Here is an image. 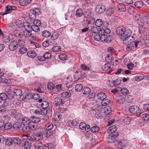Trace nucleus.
I'll return each instance as SVG.
<instances>
[{
	"label": "nucleus",
	"instance_id": "18",
	"mask_svg": "<svg viewBox=\"0 0 149 149\" xmlns=\"http://www.w3.org/2000/svg\"><path fill=\"white\" fill-rule=\"evenodd\" d=\"M117 8L118 10L120 12H124L126 9V6L123 3L119 4L117 5Z\"/></svg>",
	"mask_w": 149,
	"mask_h": 149
},
{
	"label": "nucleus",
	"instance_id": "53",
	"mask_svg": "<svg viewBox=\"0 0 149 149\" xmlns=\"http://www.w3.org/2000/svg\"><path fill=\"white\" fill-rule=\"evenodd\" d=\"M15 24L17 26L21 28L23 26V23H22V21L20 20H16Z\"/></svg>",
	"mask_w": 149,
	"mask_h": 149
},
{
	"label": "nucleus",
	"instance_id": "14",
	"mask_svg": "<svg viewBox=\"0 0 149 149\" xmlns=\"http://www.w3.org/2000/svg\"><path fill=\"white\" fill-rule=\"evenodd\" d=\"M28 126L30 131L31 130H36L38 128V125L37 124L33 123L31 121L28 124Z\"/></svg>",
	"mask_w": 149,
	"mask_h": 149
},
{
	"label": "nucleus",
	"instance_id": "60",
	"mask_svg": "<svg viewBox=\"0 0 149 149\" xmlns=\"http://www.w3.org/2000/svg\"><path fill=\"white\" fill-rule=\"evenodd\" d=\"M59 58L61 60H66L67 59V57L65 54H60L59 55Z\"/></svg>",
	"mask_w": 149,
	"mask_h": 149
},
{
	"label": "nucleus",
	"instance_id": "10",
	"mask_svg": "<svg viewBox=\"0 0 149 149\" xmlns=\"http://www.w3.org/2000/svg\"><path fill=\"white\" fill-rule=\"evenodd\" d=\"M18 43L17 41L14 40L11 41L9 45V49L11 51H14L17 48Z\"/></svg>",
	"mask_w": 149,
	"mask_h": 149
},
{
	"label": "nucleus",
	"instance_id": "39",
	"mask_svg": "<svg viewBox=\"0 0 149 149\" xmlns=\"http://www.w3.org/2000/svg\"><path fill=\"white\" fill-rule=\"evenodd\" d=\"M42 34L43 36L45 37H48L51 35L50 32L47 30H45L42 31Z\"/></svg>",
	"mask_w": 149,
	"mask_h": 149
},
{
	"label": "nucleus",
	"instance_id": "20",
	"mask_svg": "<svg viewBox=\"0 0 149 149\" xmlns=\"http://www.w3.org/2000/svg\"><path fill=\"white\" fill-rule=\"evenodd\" d=\"M14 34L17 37L22 38L23 36L22 33L17 30H15L13 31Z\"/></svg>",
	"mask_w": 149,
	"mask_h": 149
},
{
	"label": "nucleus",
	"instance_id": "13",
	"mask_svg": "<svg viewBox=\"0 0 149 149\" xmlns=\"http://www.w3.org/2000/svg\"><path fill=\"white\" fill-rule=\"evenodd\" d=\"M71 92L72 91L71 90L63 92L61 94V96L63 97H69L71 95Z\"/></svg>",
	"mask_w": 149,
	"mask_h": 149
},
{
	"label": "nucleus",
	"instance_id": "46",
	"mask_svg": "<svg viewBox=\"0 0 149 149\" xmlns=\"http://www.w3.org/2000/svg\"><path fill=\"white\" fill-rule=\"evenodd\" d=\"M83 86L81 84H77L75 87V90L77 92L80 91L82 89Z\"/></svg>",
	"mask_w": 149,
	"mask_h": 149
},
{
	"label": "nucleus",
	"instance_id": "55",
	"mask_svg": "<svg viewBox=\"0 0 149 149\" xmlns=\"http://www.w3.org/2000/svg\"><path fill=\"white\" fill-rule=\"evenodd\" d=\"M105 61L107 63V64H111L112 58H109V55L108 54L106 55L105 58Z\"/></svg>",
	"mask_w": 149,
	"mask_h": 149
},
{
	"label": "nucleus",
	"instance_id": "9",
	"mask_svg": "<svg viewBox=\"0 0 149 149\" xmlns=\"http://www.w3.org/2000/svg\"><path fill=\"white\" fill-rule=\"evenodd\" d=\"M64 103L62 100L58 97H56L53 100V104L55 106H59L63 105Z\"/></svg>",
	"mask_w": 149,
	"mask_h": 149
},
{
	"label": "nucleus",
	"instance_id": "30",
	"mask_svg": "<svg viewBox=\"0 0 149 149\" xmlns=\"http://www.w3.org/2000/svg\"><path fill=\"white\" fill-rule=\"evenodd\" d=\"M27 54L29 57L32 58H34L36 56V53L33 51H30L28 52L27 53Z\"/></svg>",
	"mask_w": 149,
	"mask_h": 149
},
{
	"label": "nucleus",
	"instance_id": "59",
	"mask_svg": "<svg viewBox=\"0 0 149 149\" xmlns=\"http://www.w3.org/2000/svg\"><path fill=\"white\" fill-rule=\"evenodd\" d=\"M131 121V119L128 117L125 118L123 120V122L126 124H129Z\"/></svg>",
	"mask_w": 149,
	"mask_h": 149
},
{
	"label": "nucleus",
	"instance_id": "3",
	"mask_svg": "<svg viewBox=\"0 0 149 149\" xmlns=\"http://www.w3.org/2000/svg\"><path fill=\"white\" fill-rule=\"evenodd\" d=\"M131 31L129 29H126L125 27L123 26H120L118 27L116 29V33L119 36H121V38L124 36H125L127 31Z\"/></svg>",
	"mask_w": 149,
	"mask_h": 149
},
{
	"label": "nucleus",
	"instance_id": "32",
	"mask_svg": "<svg viewBox=\"0 0 149 149\" xmlns=\"http://www.w3.org/2000/svg\"><path fill=\"white\" fill-rule=\"evenodd\" d=\"M117 130V128L116 126L113 125L109 127L108 131H110L111 133H113V132H115Z\"/></svg>",
	"mask_w": 149,
	"mask_h": 149
},
{
	"label": "nucleus",
	"instance_id": "34",
	"mask_svg": "<svg viewBox=\"0 0 149 149\" xmlns=\"http://www.w3.org/2000/svg\"><path fill=\"white\" fill-rule=\"evenodd\" d=\"M13 139L10 137L8 138L6 140L5 144L8 146H11L13 144Z\"/></svg>",
	"mask_w": 149,
	"mask_h": 149
},
{
	"label": "nucleus",
	"instance_id": "8",
	"mask_svg": "<svg viewBox=\"0 0 149 149\" xmlns=\"http://www.w3.org/2000/svg\"><path fill=\"white\" fill-rule=\"evenodd\" d=\"M106 10V8L102 4H100L96 6L95 11L97 13L100 14L104 13Z\"/></svg>",
	"mask_w": 149,
	"mask_h": 149
},
{
	"label": "nucleus",
	"instance_id": "28",
	"mask_svg": "<svg viewBox=\"0 0 149 149\" xmlns=\"http://www.w3.org/2000/svg\"><path fill=\"white\" fill-rule=\"evenodd\" d=\"M13 143L17 145H20L21 144V140L18 137H15L13 139Z\"/></svg>",
	"mask_w": 149,
	"mask_h": 149
},
{
	"label": "nucleus",
	"instance_id": "63",
	"mask_svg": "<svg viewBox=\"0 0 149 149\" xmlns=\"http://www.w3.org/2000/svg\"><path fill=\"white\" fill-rule=\"evenodd\" d=\"M142 117L145 121L149 120V115L147 114H143L142 115Z\"/></svg>",
	"mask_w": 149,
	"mask_h": 149
},
{
	"label": "nucleus",
	"instance_id": "61",
	"mask_svg": "<svg viewBox=\"0 0 149 149\" xmlns=\"http://www.w3.org/2000/svg\"><path fill=\"white\" fill-rule=\"evenodd\" d=\"M32 31H24V35L26 37H30L32 36V33H31Z\"/></svg>",
	"mask_w": 149,
	"mask_h": 149
},
{
	"label": "nucleus",
	"instance_id": "33",
	"mask_svg": "<svg viewBox=\"0 0 149 149\" xmlns=\"http://www.w3.org/2000/svg\"><path fill=\"white\" fill-rule=\"evenodd\" d=\"M104 113L106 114H109L111 112L112 110L111 107L109 106L104 107Z\"/></svg>",
	"mask_w": 149,
	"mask_h": 149
},
{
	"label": "nucleus",
	"instance_id": "49",
	"mask_svg": "<svg viewBox=\"0 0 149 149\" xmlns=\"http://www.w3.org/2000/svg\"><path fill=\"white\" fill-rule=\"evenodd\" d=\"M40 120V118H39L35 117H33L31 120L32 122L36 124L39 123Z\"/></svg>",
	"mask_w": 149,
	"mask_h": 149
},
{
	"label": "nucleus",
	"instance_id": "51",
	"mask_svg": "<svg viewBox=\"0 0 149 149\" xmlns=\"http://www.w3.org/2000/svg\"><path fill=\"white\" fill-rule=\"evenodd\" d=\"M29 123V119L27 118H24L22 119V123L24 125H28Z\"/></svg>",
	"mask_w": 149,
	"mask_h": 149
},
{
	"label": "nucleus",
	"instance_id": "41",
	"mask_svg": "<svg viewBox=\"0 0 149 149\" xmlns=\"http://www.w3.org/2000/svg\"><path fill=\"white\" fill-rule=\"evenodd\" d=\"M13 93L14 95L19 96L22 94V91L20 89H16L14 90Z\"/></svg>",
	"mask_w": 149,
	"mask_h": 149
},
{
	"label": "nucleus",
	"instance_id": "36",
	"mask_svg": "<svg viewBox=\"0 0 149 149\" xmlns=\"http://www.w3.org/2000/svg\"><path fill=\"white\" fill-rule=\"evenodd\" d=\"M103 24L102 20L100 19H98L95 22V25L96 26L99 27L101 26Z\"/></svg>",
	"mask_w": 149,
	"mask_h": 149
},
{
	"label": "nucleus",
	"instance_id": "29",
	"mask_svg": "<svg viewBox=\"0 0 149 149\" xmlns=\"http://www.w3.org/2000/svg\"><path fill=\"white\" fill-rule=\"evenodd\" d=\"M68 124L71 126H76L78 123L76 120H70L68 122Z\"/></svg>",
	"mask_w": 149,
	"mask_h": 149
},
{
	"label": "nucleus",
	"instance_id": "56",
	"mask_svg": "<svg viewBox=\"0 0 149 149\" xmlns=\"http://www.w3.org/2000/svg\"><path fill=\"white\" fill-rule=\"evenodd\" d=\"M27 51V49L24 47H21L19 50V52L22 54H23L26 53Z\"/></svg>",
	"mask_w": 149,
	"mask_h": 149
},
{
	"label": "nucleus",
	"instance_id": "44",
	"mask_svg": "<svg viewBox=\"0 0 149 149\" xmlns=\"http://www.w3.org/2000/svg\"><path fill=\"white\" fill-rule=\"evenodd\" d=\"M8 96L6 93H1L0 94V99L2 100H6Z\"/></svg>",
	"mask_w": 149,
	"mask_h": 149
},
{
	"label": "nucleus",
	"instance_id": "48",
	"mask_svg": "<svg viewBox=\"0 0 149 149\" xmlns=\"http://www.w3.org/2000/svg\"><path fill=\"white\" fill-rule=\"evenodd\" d=\"M99 27H97L96 26H93L92 27L91 30L93 33H96L99 32Z\"/></svg>",
	"mask_w": 149,
	"mask_h": 149
},
{
	"label": "nucleus",
	"instance_id": "58",
	"mask_svg": "<svg viewBox=\"0 0 149 149\" xmlns=\"http://www.w3.org/2000/svg\"><path fill=\"white\" fill-rule=\"evenodd\" d=\"M120 79L118 78L113 81L112 83L113 85L116 86L119 84L120 83Z\"/></svg>",
	"mask_w": 149,
	"mask_h": 149
},
{
	"label": "nucleus",
	"instance_id": "27",
	"mask_svg": "<svg viewBox=\"0 0 149 149\" xmlns=\"http://www.w3.org/2000/svg\"><path fill=\"white\" fill-rule=\"evenodd\" d=\"M125 100L128 103H130L132 102L133 97L131 95H128L125 97Z\"/></svg>",
	"mask_w": 149,
	"mask_h": 149
},
{
	"label": "nucleus",
	"instance_id": "35",
	"mask_svg": "<svg viewBox=\"0 0 149 149\" xmlns=\"http://www.w3.org/2000/svg\"><path fill=\"white\" fill-rule=\"evenodd\" d=\"M52 44V41L51 40H46L42 44V45L45 47H47Z\"/></svg>",
	"mask_w": 149,
	"mask_h": 149
},
{
	"label": "nucleus",
	"instance_id": "38",
	"mask_svg": "<svg viewBox=\"0 0 149 149\" xmlns=\"http://www.w3.org/2000/svg\"><path fill=\"white\" fill-rule=\"evenodd\" d=\"M61 115L59 112L55 113L54 116V118L55 120L58 121L61 118Z\"/></svg>",
	"mask_w": 149,
	"mask_h": 149
},
{
	"label": "nucleus",
	"instance_id": "31",
	"mask_svg": "<svg viewBox=\"0 0 149 149\" xmlns=\"http://www.w3.org/2000/svg\"><path fill=\"white\" fill-rule=\"evenodd\" d=\"M43 100L44 99L43 98ZM41 104V106L42 108L47 109L49 107V103L47 101H46L44 100H43L42 99V102Z\"/></svg>",
	"mask_w": 149,
	"mask_h": 149
},
{
	"label": "nucleus",
	"instance_id": "40",
	"mask_svg": "<svg viewBox=\"0 0 149 149\" xmlns=\"http://www.w3.org/2000/svg\"><path fill=\"white\" fill-rule=\"evenodd\" d=\"M110 102V100L106 98L102 100L101 103L102 105L103 106H105L107 105H108Z\"/></svg>",
	"mask_w": 149,
	"mask_h": 149
},
{
	"label": "nucleus",
	"instance_id": "25",
	"mask_svg": "<svg viewBox=\"0 0 149 149\" xmlns=\"http://www.w3.org/2000/svg\"><path fill=\"white\" fill-rule=\"evenodd\" d=\"M143 2L141 1H138L134 3V6L138 8H141L143 5Z\"/></svg>",
	"mask_w": 149,
	"mask_h": 149
},
{
	"label": "nucleus",
	"instance_id": "22",
	"mask_svg": "<svg viewBox=\"0 0 149 149\" xmlns=\"http://www.w3.org/2000/svg\"><path fill=\"white\" fill-rule=\"evenodd\" d=\"M31 142H29V141H26L24 143V147L26 149H30L31 147Z\"/></svg>",
	"mask_w": 149,
	"mask_h": 149
},
{
	"label": "nucleus",
	"instance_id": "64",
	"mask_svg": "<svg viewBox=\"0 0 149 149\" xmlns=\"http://www.w3.org/2000/svg\"><path fill=\"white\" fill-rule=\"evenodd\" d=\"M36 90L39 92H42L44 90V88L42 85H40L38 87Z\"/></svg>",
	"mask_w": 149,
	"mask_h": 149
},
{
	"label": "nucleus",
	"instance_id": "6",
	"mask_svg": "<svg viewBox=\"0 0 149 149\" xmlns=\"http://www.w3.org/2000/svg\"><path fill=\"white\" fill-rule=\"evenodd\" d=\"M100 37L101 40L103 42H111L112 39L111 36L109 35H106L104 33L101 34Z\"/></svg>",
	"mask_w": 149,
	"mask_h": 149
},
{
	"label": "nucleus",
	"instance_id": "1",
	"mask_svg": "<svg viewBox=\"0 0 149 149\" xmlns=\"http://www.w3.org/2000/svg\"><path fill=\"white\" fill-rule=\"evenodd\" d=\"M127 33V34L125 36L121 38V39L123 40V44L126 46L132 44L134 39L131 31H128Z\"/></svg>",
	"mask_w": 149,
	"mask_h": 149
},
{
	"label": "nucleus",
	"instance_id": "15",
	"mask_svg": "<svg viewBox=\"0 0 149 149\" xmlns=\"http://www.w3.org/2000/svg\"><path fill=\"white\" fill-rule=\"evenodd\" d=\"M33 99L35 100H38V102L39 103H41L42 102V99L40 98V95L37 93H34L32 95Z\"/></svg>",
	"mask_w": 149,
	"mask_h": 149
},
{
	"label": "nucleus",
	"instance_id": "17",
	"mask_svg": "<svg viewBox=\"0 0 149 149\" xmlns=\"http://www.w3.org/2000/svg\"><path fill=\"white\" fill-rule=\"evenodd\" d=\"M31 1L32 0H19V3L21 6H24L30 4Z\"/></svg>",
	"mask_w": 149,
	"mask_h": 149
},
{
	"label": "nucleus",
	"instance_id": "21",
	"mask_svg": "<svg viewBox=\"0 0 149 149\" xmlns=\"http://www.w3.org/2000/svg\"><path fill=\"white\" fill-rule=\"evenodd\" d=\"M83 93L85 95H88L91 92V89L88 87H85L82 89Z\"/></svg>",
	"mask_w": 149,
	"mask_h": 149
},
{
	"label": "nucleus",
	"instance_id": "50",
	"mask_svg": "<svg viewBox=\"0 0 149 149\" xmlns=\"http://www.w3.org/2000/svg\"><path fill=\"white\" fill-rule=\"evenodd\" d=\"M127 143V142L126 140H122L118 142V144L123 147L125 146Z\"/></svg>",
	"mask_w": 149,
	"mask_h": 149
},
{
	"label": "nucleus",
	"instance_id": "19",
	"mask_svg": "<svg viewBox=\"0 0 149 149\" xmlns=\"http://www.w3.org/2000/svg\"><path fill=\"white\" fill-rule=\"evenodd\" d=\"M125 101V97L122 95H120L117 97V102L121 104H123Z\"/></svg>",
	"mask_w": 149,
	"mask_h": 149
},
{
	"label": "nucleus",
	"instance_id": "23",
	"mask_svg": "<svg viewBox=\"0 0 149 149\" xmlns=\"http://www.w3.org/2000/svg\"><path fill=\"white\" fill-rule=\"evenodd\" d=\"M116 139L112 135H109L107 138V141L108 142L112 143L116 141Z\"/></svg>",
	"mask_w": 149,
	"mask_h": 149
},
{
	"label": "nucleus",
	"instance_id": "43",
	"mask_svg": "<svg viewBox=\"0 0 149 149\" xmlns=\"http://www.w3.org/2000/svg\"><path fill=\"white\" fill-rule=\"evenodd\" d=\"M144 78V75L142 74L137 75L135 77L136 81H139L143 80Z\"/></svg>",
	"mask_w": 149,
	"mask_h": 149
},
{
	"label": "nucleus",
	"instance_id": "57",
	"mask_svg": "<svg viewBox=\"0 0 149 149\" xmlns=\"http://www.w3.org/2000/svg\"><path fill=\"white\" fill-rule=\"evenodd\" d=\"M121 92L122 93L125 95H127L129 93V91L128 89L125 88H124L121 90Z\"/></svg>",
	"mask_w": 149,
	"mask_h": 149
},
{
	"label": "nucleus",
	"instance_id": "11",
	"mask_svg": "<svg viewBox=\"0 0 149 149\" xmlns=\"http://www.w3.org/2000/svg\"><path fill=\"white\" fill-rule=\"evenodd\" d=\"M33 138L35 141H41L43 139L42 134L40 132H36L33 135Z\"/></svg>",
	"mask_w": 149,
	"mask_h": 149
},
{
	"label": "nucleus",
	"instance_id": "45",
	"mask_svg": "<svg viewBox=\"0 0 149 149\" xmlns=\"http://www.w3.org/2000/svg\"><path fill=\"white\" fill-rule=\"evenodd\" d=\"M47 87L50 90H54L55 89V85L52 83L49 82L47 84Z\"/></svg>",
	"mask_w": 149,
	"mask_h": 149
},
{
	"label": "nucleus",
	"instance_id": "2",
	"mask_svg": "<svg viewBox=\"0 0 149 149\" xmlns=\"http://www.w3.org/2000/svg\"><path fill=\"white\" fill-rule=\"evenodd\" d=\"M40 14V11L38 8L31 9L29 14L30 18L32 20H34L37 16H38Z\"/></svg>",
	"mask_w": 149,
	"mask_h": 149
},
{
	"label": "nucleus",
	"instance_id": "62",
	"mask_svg": "<svg viewBox=\"0 0 149 149\" xmlns=\"http://www.w3.org/2000/svg\"><path fill=\"white\" fill-rule=\"evenodd\" d=\"M11 127L12 125L10 123H7L4 125V128L6 130H10Z\"/></svg>",
	"mask_w": 149,
	"mask_h": 149
},
{
	"label": "nucleus",
	"instance_id": "52",
	"mask_svg": "<svg viewBox=\"0 0 149 149\" xmlns=\"http://www.w3.org/2000/svg\"><path fill=\"white\" fill-rule=\"evenodd\" d=\"M32 30L36 32H38L40 31V29L38 26L33 25L31 26V31Z\"/></svg>",
	"mask_w": 149,
	"mask_h": 149
},
{
	"label": "nucleus",
	"instance_id": "54",
	"mask_svg": "<svg viewBox=\"0 0 149 149\" xmlns=\"http://www.w3.org/2000/svg\"><path fill=\"white\" fill-rule=\"evenodd\" d=\"M99 128L97 126H95L92 127L91 128V131L92 132H96L99 131Z\"/></svg>",
	"mask_w": 149,
	"mask_h": 149
},
{
	"label": "nucleus",
	"instance_id": "7",
	"mask_svg": "<svg viewBox=\"0 0 149 149\" xmlns=\"http://www.w3.org/2000/svg\"><path fill=\"white\" fill-rule=\"evenodd\" d=\"M17 8L15 6L8 5L6 6L5 12L3 13H1V15H3L11 13L12 10H15Z\"/></svg>",
	"mask_w": 149,
	"mask_h": 149
},
{
	"label": "nucleus",
	"instance_id": "12",
	"mask_svg": "<svg viewBox=\"0 0 149 149\" xmlns=\"http://www.w3.org/2000/svg\"><path fill=\"white\" fill-rule=\"evenodd\" d=\"M43 132V134H46L47 138H49L52 135L53 133L52 131L49 130H46L45 128H42L41 130Z\"/></svg>",
	"mask_w": 149,
	"mask_h": 149
},
{
	"label": "nucleus",
	"instance_id": "4",
	"mask_svg": "<svg viewBox=\"0 0 149 149\" xmlns=\"http://www.w3.org/2000/svg\"><path fill=\"white\" fill-rule=\"evenodd\" d=\"M129 110L130 113L136 114L138 116H141L142 113L139 107L135 105H133L130 107Z\"/></svg>",
	"mask_w": 149,
	"mask_h": 149
},
{
	"label": "nucleus",
	"instance_id": "47",
	"mask_svg": "<svg viewBox=\"0 0 149 149\" xmlns=\"http://www.w3.org/2000/svg\"><path fill=\"white\" fill-rule=\"evenodd\" d=\"M111 65V64H109L107 63L105 64L102 67V69L103 70L107 71L110 68Z\"/></svg>",
	"mask_w": 149,
	"mask_h": 149
},
{
	"label": "nucleus",
	"instance_id": "26",
	"mask_svg": "<svg viewBox=\"0 0 149 149\" xmlns=\"http://www.w3.org/2000/svg\"><path fill=\"white\" fill-rule=\"evenodd\" d=\"M88 22V25L89 24H93L94 23L95 20L94 18H88L84 20V22Z\"/></svg>",
	"mask_w": 149,
	"mask_h": 149
},
{
	"label": "nucleus",
	"instance_id": "5",
	"mask_svg": "<svg viewBox=\"0 0 149 149\" xmlns=\"http://www.w3.org/2000/svg\"><path fill=\"white\" fill-rule=\"evenodd\" d=\"M134 19L139 25L142 26L144 25L145 19L140 14H136L134 16Z\"/></svg>",
	"mask_w": 149,
	"mask_h": 149
},
{
	"label": "nucleus",
	"instance_id": "42",
	"mask_svg": "<svg viewBox=\"0 0 149 149\" xmlns=\"http://www.w3.org/2000/svg\"><path fill=\"white\" fill-rule=\"evenodd\" d=\"M53 127V124L52 123H49L46 125L45 129L46 130H50L52 129Z\"/></svg>",
	"mask_w": 149,
	"mask_h": 149
},
{
	"label": "nucleus",
	"instance_id": "37",
	"mask_svg": "<svg viewBox=\"0 0 149 149\" xmlns=\"http://www.w3.org/2000/svg\"><path fill=\"white\" fill-rule=\"evenodd\" d=\"M83 13L81 9H77L76 13V15L78 17H81L83 15Z\"/></svg>",
	"mask_w": 149,
	"mask_h": 149
},
{
	"label": "nucleus",
	"instance_id": "16",
	"mask_svg": "<svg viewBox=\"0 0 149 149\" xmlns=\"http://www.w3.org/2000/svg\"><path fill=\"white\" fill-rule=\"evenodd\" d=\"M97 96L98 99L102 101L105 99L107 97L106 94L102 92L98 93L97 94Z\"/></svg>",
	"mask_w": 149,
	"mask_h": 149
},
{
	"label": "nucleus",
	"instance_id": "24",
	"mask_svg": "<svg viewBox=\"0 0 149 149\" xmlns=\"http://www.w3.org/2000/svg\"><path fill=\"white\" fill-rule=\"evenodd\" d=\"M23 26L27 31H31V26L30 25L28 22H25L23 23Z\"/></svg>",
	"mask_w": 149,
	"mask_h": 149
}]
</instances>
